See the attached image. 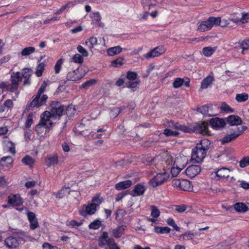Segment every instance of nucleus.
I'll use <instances>...</instances> for the list:
<instances>
[{"instance_id":"a18cd8bd","label":"nucleus","mask_w":249,"mask_h":249,"mask_svg":"<svg viewBox=\"0 0 249 249\" xmlns=\"http://www.w3.org/2000/svg\"><path fill=\"white\" fill-rule=\"evenodd\" d=\"M97 83V80L91 79L86 81L81 85V88L85 89H88L92 86L95 85Z\"/></svg>"},{"instance_id":"423d86ee","label":"nucleus","mask_w":249,"mask_h":249,"mask_svg":"<svg viewBox=\"0 0 249 249\" xmlns=\"http://www.w3.org/2000/svg\"><path fill=\"white\" fill-rule=\"evenodd\" d=\"M160 160L158 161V165L157 167L159 168L161 166L163 167V170L165 171L166 170L170 169L173 164V158L168 153H163L162 155H160Z\"/></svg>"},{"instance_id":"79ce46f5","label":"nucleus","mask_w":249,"mask_h":249,"mask_svg":"<svg viewBox=\"0 0 249 249\" xmlns=\"http://www.w3.org/2000/svg\"><path fill=\"white\" fill-rule=\"evenodd\" d=\"M13 161V160L11 157L7 156L3 157L0 160V164L3 166L8 167L9 165H11Z\"/></svg>"},{"instance_id":"864d4df0","label":"nucleus","mask_w":249,"mask_h":249,"mask_svg":"<svg viewBox=\"0 0 249 249\" xmlns=\"http://www.w3.org/2000/svg\"><path fill=\"white\" fill-rule=\"evenodd\" d=\"M101 225V222L99 220H96L91 222L89 226L90 229L97 230L98 229Z\"/></svg>"},{"instance_id":"7c9ffc66","label":"nucleus","mask_w":249,"mask_h":249,"mask_svg":"<svg viewBox=\"0 0 249 249\" xmlns=\"http://www.w3.org/2000/svg\"><path fill=\"white\" fill-rule=\"evenodd\" d=\"M234 208L238 213H243L249 211V208L244 203L237 202L234 205Z\"/></svg>"},{"instance_id":"3c124183","label":"nucleus","mask_w":249,"mask_h":249,"mask_svg":"<svg viewBox=\"0 0 249 249\" xmlns=\"http://www.w3.org/2000/svg\"><path fill=\"white\" fill-rule=\"evenodd\" d=\"M140 80L128 81L126 82V87L129 89H134L137 87V85L140 83Z\"/></svg>"},{"instance_id":"603ef678","label":"nucleus","mask_w":249,"mask_h":249,"mask_svg":"<svg viewBox=\"0 0 249 249\" xmlns=\"http://www.w3.org/2000/svg\"><path fill=\"white\" fill-rule=\"evenodd\" d=\"M195 236V234L191 232H187L185 233L180 235V237L183 238V240H192Z\"/></svg>"},{"instance_id":"4468645a","label":"nucleus","mask_w":249,"mask_h":249,"mask_svg":"<svg viewBox=\"0 0 249 249\" xmlns=\"http://www.w3.org/2000/svg\"><path fill=\"white\" fill-rule=\"evenodd\" d=\"M101 43H102L103 45H105V39L104 38L97 39L96 37L91 36L85 42L86 45L91 52L92 49L94 47Z\"/></svg>"},{"instance_id":"ea45409f","label":"nucleus","mask_w":249,"mask_h":249,"mask_svg":"<svg viewBox=\"0 0 249 249\" xmlns=\"http://www.w3.org/2000/svg\"><path fill=\"white\" fill-rule=\"evenodd\" d=\"M47 165L50 167L52 165L56 164L58 163V157L56 155L50 156L46 159Z\"/></svg>"},{"instance_id":"5fc2aeb1","label":"nucleus","mask_w":249,"mask_h":249,"mask_svg":"<svg viewBox=\"0 0 249 249\" xmlns=\"http://www.w3.org/2000/svg\"><path fill=\"white\" fill-rule=\"evenodd\" d=\"M166 136H177L179 133L177 131H173L170 129L166 128L164 130L163 133Z\"/></svg>"},{"instance_id":"4d7b16f0","label":"nucleus","mask_w":249,"mask_h":249,"mask_svg":"<svg viewBox=\"0 0 249 249\" xmlns=\"http://www.w3.org/2000/svg\"><path fill=\"white\" fill-rule=\"evenodd\" d=\"M240 167L244 168L249 165V156L243 158L239 162Z\"/></svg>"},{"instance_id":"6e6d98bb","label":"nucleus","mask_w":249,"mask_h":249,"mask_svg":"<svg viewBox=\"0 0 249 249\" xmlns=\"http://www.w3.org/2000/svg\"><path fill=\"white\" fill-rule=\"evenodd\" d=\"M72 62H71V63L73 62L81 64L83 62V57L79 54L76 53L72 57Z\"/></svg>"},{"instance_id":"1a4fd4ad","label":"nucleus","mask_w":249,"mask_h":249,"mask_svg":"<svg viewBox=\"0 0 249 249\" xmlns=\"http://www.w3.org/2000/svg\"><path fill=\"white\" fill-rule=\"evenodd\" d=\"M206 151L202 148L198 147V145L193 149L192 152V159L195 160L196 162L199 163L202 161L205 158Z\"/></svg>"},{"instance_id":"c03bdc74","label":"nucleus","mask_w":249,"mask_h":249,"mask_svg":"<svg viewBox=\"0 0 249 249\" xmlns=\"http://www.w3.org/2000/svg\"><path fill=\"white\" fill-rule=\"evenodd\" d=\"M124 56L119 57L111 62V65L114 67H120L124 64Z\"/></svg>"},{"instance_id":"4be33fe9","label":"nucleus","mask_w":249,"mask_h":249,"mask_svg":"<svg viewBox=\"0 0 249 249\" xmlns=\"http://www.w3.org/2000/svg\"><path fill=\"white\" fill-rule=\"evenodd\" d=\"M227 122L231 126L238 125L242 124V120L238 116L231 115L225 118Z\"/></svg>"},{"instance_id":"aec40b11","label":"nucleus","mask_w":249,"mask_h":249,"mask_svg":"<svg viewBox=\"0 0 249 249\" xmlns=\"http://www.w3.org/2000/svg\"><path fill=\"white\" fill-rule=\"evenodd\" d=\"M96 211V208L95 205L90 203L86 206H84L83 210L79 211V213L81 215L85 216L87 214L91 215L94 214Z\"/></svg>"},{"instance_id":"c9c22d12","label":"nucleus","mask_w":249,"mask_h":249,"mask_svg":"<svg viewBox=\"0 0 249 249\" xmlns=\"http://www.w3.org/2000/svg\"><path fill=\"white\" fill-rule=\"evenodd\" d=\"M210 144L211 142L209 140L204 139L201 140L196 145L207 152L210 148Z\"/></svg>"},{"instance_id":"f257e3e1","label":"nucleus","mask_w":249,"mask_h":249,"mask_svg":"<svg viewBox=\"0 0 249 249\" xmlns=\"http://www.w3.org/2000/svg\"><path fill=\"white\" fill-rule=\"evenodd\" d=\"M169 126L185 133L196 132L203 135H209L210 133L208 130V124L206 122H202L200 124L193 123L186 126L171 121L169 123Z\"/></svg>"},{"instance_id":"774afa93","label":"nucleus","mask_w":249,"mask_h":249,"mask_svg":"<svg viewBox=\"0 0 249 249\" xmlns=\"http://www.w3.org/2000/svg\"><path fill=\"white\" fill-rule=\"evenodd\" d=\"M91 203L92 204H94L96 206V208L99 206V205L102 203L101 199L99 198V196H96L93 197L92 199Z\"/></svg>"},{"instance_id":"f704fd0d","label":"nucleus","mask_w":249,"mask_h":249,"mask_svg":"<svg viewBox=\"0 0 249 249\" xmlns=\"http://www.w3.org/2000/svg\"><path fill=\"white\" fill-rule=\"evenodd\" d=\"M122 51V48L120 46H117L109 48L107 53L109 56H113L119 54Z\"/></svg>"},{"instance_id":"a878e982","label":"nucleus","mask_w":249,"mask_h":249,"mask_svg":"<svg viewBox=\"0 0 249 249\" xmlns=\"http://www.w3.org/2000/svg\"><path fill=\"white\" fill-rule=\"evenodd\" d=\"M230 170L227 168L222 167L215 171L216 177L218 179L227 178L229 177Z\"/></svg>"},{"instance_id":"cd10ccee","label":"nucleus","mask_w":249,"mask_h":249,"mask_svg":"<svg viewBox=\"0 0 249 249\" xmlns=\"http://www.w3.org/2000/svg\"><path fill=\"white\" fill-rule=\"evenodd\" d=\"M132 181L130 180L120 182L115 185V189L117 190H122L127 189L132 185Z\"/></svg>"},{"instance_id":"6e6552de","label":"nucleus","mask_w":249,"mask_h":249,"mask_svg":"<svg viewBox=\"0 0 249 249\" xmlns=\"http://www.w3.org/2000/svg\"><path fill=\"white\" fill-rule=\"evenodd\" d=\"M232 132L229 134H227L222 139H220V142L223 144L230 142H231L235 140L241 134L240 132V127H236L234 129H231Z\"/></svg>"},{"instance_id":"9b49d317","label":"nucleus","mask_w":249,"mask_h":249,"mask_svg":"<svg viewBox=\"0 0 249 249\" xmlns=\"http://www.w3.org/2000/svg\"><path fill=\"white\" fill-rule=\"evenodd\" d=\"M173 186L177 187L185 191L192 189L191 183L187 179H175L172 181Z\"/></svg>"},{"instance_id":"9d476101","label":"nucleus","mask_w":249,"mask_h":249,"mask_svg":"<svg viewBox=\"0 0 249 249\" xmlns=\"http://www.w3.org/2000/svg\"><path fill=\"white\" fill-rule=\"evenodd\" d=\"M182 160V157H177L175 160L171 168L169 169L173 177L177 176L179 172L185 167V162H184L182 164H180V162Z\"/></svg>"},{"instance_id":"72a5a7b5","label":"nucleus","mask_w":249,"mask_h":249,"mask_svg":"<svg viewBox=\"0 0 249 249\" xmlns=\"http://www.w3.org/2000/svg\"><path fill=\"white\" fill-rule=\"evenodd\" d=\"M217 48V46L213 47H204L202 49V53L206 57H209L211 56L216 50Z\"/></svg>"},{"instance_id":"58836bf2","label":"nucleus","mask_w":249,"mask_h":249,"mask_svg":"<svg viewBox=\"0 0 249 249\" xmlns=\"http://www.w3.org/2000/svg\"><path fill=\"white\" fill-rule=\"evenodd\" d=\"M71 188L70 187H66L65 186H64L62 187V188L56 194V196L57 198H61L66 194H69Z\"/></svg>"},{"instance_id":"e2e57ef3","label":"nucleus","mask_w":249,"mask_h":249,"mask_svg":"<svg viewBox=\"0 0 249 249\" xmlns=\"http://www.w3.org/2000/svg\"><path fill=\"white\" fill-rule=\"evenodd\" d=\"M77 50L79 53L82 54L83 56L87 57L88 56L89 53L87 50L81 45H78L77 47Z\"/></svg>"},{"instance_id":"bf43d9fd","label":"nucleus","mask_w":249,"mask_h":249,"mask_svg":"<svg viewBox=\"0 0 249 249\" xmlns=\"http://www.w3.org/2000/svg\"><path fill=\"white\" fill-rule=\"evenodd\" d=\"M63 59L60 58L56 62L54 66L55 72L56 73H58L59 72L61 66L63 63Z\"/></svg>"},{"instance_id":"a211bd4d","label":"nucleus","mask_w":249,"mask_h":249,"mask_svg":"<svg viewBox=\"0 0 249 249\" xmlns=\"http://www.w3.org/2000/svg\"><path fill=\"white\" fill-rule=\"evenodd\" d=\"M4 244L9 249H15L19 246V242L15 236L12 235L4 240Z\"/></svg>"},{"instance_id":"412c9836","label":"nucleus","mask_w":249,"mask_h":249,"mask_svg":"<svg viewBox=\"0 0 249 249\" xmlns=\"http://www.w3.org/2000/svg\"><path fill=\"white\" fill-rule=\"evenodd\" d=\"M239 15V17L237 18H231L230 20L235 23H238L239 22L242 23H245L248 22L249 20V13L240 12Z\"/></svg>"},{"instance_id":"c85d7f7f","label":"nucleus","mask_w":249,"mask_h":249,"mask_svg":"<svg viewBox=\"0 0 249 249\" xmlns=\"http://www.w3.org/2000/svg\"><path fill=\"white\" fill-rule=\"evenodd\" d=\"M214 81V78L212 76L209 75L205 78L201 83L200 89H205L211 86L213 82Z\"/></svg>"},{"instance_id":"b1692460","label":"nucleus","mask_w":249,"mask_h":249,"mask_svg":"<svg viewBox=\"0 0 249 249\" xmlns=\"http://www.w3.org/2000/svg\"><path fill=\"white\" fill-rule=\"evenodd\" d=\"M32 73L31 69L29 68H24L22 70L21 73H20L22 79L24 78V80L23 82L24 85H29L30 84V77Z\"/></svg>"},{"instance_id":"0e129e2a","label":"nucleus","mask_w":249,"mask_h":249,"mask_svg":"<svg viewBox=\"0 0 249 249\" xmlns=\"http://www.w3.org/2000/svg\"><path fill=\"white\" fill-rule=\"evenodd\" d=\"M48 81H44L42 84L41 85L40 88L38 89L37 91V96H39V95H41L43 92H44L45 89L48 85Z\"/></svg>"},{"instance_id":"e433bc0d","label":"nucleus","mask_w":249,"mask_h":249,"mask_svg":"<svg viewBox=\"0 0 249 249\" xmlns=\"http://www.w3.org/2000/svg\"><path fill=\"white\" fill-rule=\"evenodd\" d=\"M23 163L32 167L35 162V160L29 155H26L21 160Z\"/></svg>"},{"instance_id":"f8f14e48","label":"nucleus","mask_w":249,"mask_h":249,"mask_svg":"<svg viewBox=\"0 0 249 249\" xmlns=\"http://www.w3.org/2000/svg\"><path fill=\"white\" fill-rule=\"evenodd\" d=\"M41 95H39V96H37V93L35 97V98L33 100V101L30 103V105L26 107V108L28 107H39L45 105L47 100L48 99V96L46 94H44L40 98Z\"/></svg>"},{"instance_id":"6ab92c4d","label":"nucleus","mask_w":249,"mask_h":249,"mask_svg":"<svg viewBox=\"0 0 249 249\" xmlns=\"http://www.w3.org/2000/svg\"><path fill=\"white\" fill-rule=\"evenodd\" d=\"M201 168L199 165H192L187 168L185 173L190 178H194L200 172Z\"/></svg>"},{"instance_id":"c756f323","label":"nucleus","mask_w":249,"mask_h":249,"mask_svg":"<svg viewBox=\"0 0 249 249\" xmlns=\"http://www.w3.org/2000/svg\"><path fill=\"white\" fill-rule=\"evenodd\" d=\"M126 228V226L125 225H122L117 227L116 229H114L113 230V235L115 238H120L124 234V232Z\"/></svg>"},{"instance_id":"a19ab883","label":"nucleus","mask_w":249,"mask_h":249,"mask_svg":"<svg viewBox=\"0 0 249 249\" xmlns=\"http://www.w3.org/2000/svg\"><path fill=\"white\" fill-rule=\"evenodd\" d=\"M249 99V95L246 93L237 94L235 96V100L238 102H244Z\"/></svg>"},{"instance_id":"2eb2a0df","label":"nucleus","mask_w":249,"mask_h":249,"mask_svg":"<svg viewBox=\"0 0 249 249\" xmlns=\"http://www.w3.org/2000/svg\"><path fill=\"white\" fill-rule=\"evenodd\" d=\"M165 51L166 49L163 46H159L147 53L145 57L146 58L155 57L163 54Z\"/></svg>"},{"instance_id":"338daca9","label":"nucleus","mask_w":249,"mask_h":249,"mask_svg":"<svg viewBox=\"0 0 249 249\" xmlns=\"http://www.w3.org/2000/svg\"><path fill=\"white\" fill-rule=\"evenodd\" d=\"M197 110L203 115H206L208 113L209 109L207 106H203L201 107L197 108Z\"/></svg>"},{"instance_id":"de8ad7c7","label":"nucleus","mask_w":249,"mask_h":249,"mask_svg":"<svg viewBox=\"0 0 249 249\" xmlns=\"http://www.w3.org/2000/svg\"><path fill=\"white\" fill-rule=\"evenodd\" d=\"M184 82V80L183 78L179 77L176 78L173 83V87L175 89L179 88L183 85Z\"/></svg>"},{"instance_id":"473e14b6","label":"nucleus","mask_w":249,"mask_h":249,"mask_svg":"<svg viewBox=\"0 0 249 249\" xmlns=\"http://www.w3.org/2000/svg\"><path fill=\"white\" fill-rule=\"evenodd\" d=\"M91 18L92 22L95 25L102 27L104 26V24L101 22V17L99 12L93 13Z\"/></svg>"},{"instance_id":"dca6fc26","label":"nucleus","mask_w":249,"mask_h":249,"mask_svg":"<svg viewBox=\"0 0 249 249\" xmlns=\"http://www.w3.org/2000/svg\"><path fill=\"white\" fill-rule=\"evenodd\" d=\"M226 119L215 117L210 120V124L214 129H218L223 127L226 124Z\"/></svg>"},{"instance_id":"49530a36","label":"nucleus","mask_w":249,"mask_h":249,"mask_svg":"<svg viewBox=\"0 0 249 249\" xmlns=\"http://www.w3.org/2000/svg\"><path fill=\"white\" fill-rule=\"evenodd\" d=\"M75 113V109L72 105L68 106L64 109V114L65 113L68 117L72 116Z\"/></svg>"},{"instance_id":"bb28decb","label":"nucleus","mask_w":249,"mask_h":249,"mask_svg":"<svg viewBox=\"0 0 249 249\" xmlns=\"http://www.w3.org/2000/svg\"><path fill=\"white\" fill-rule=\"evenodd\" d=\"M82 77V76L79 73L78 69L69 71L67 76V80L72 81H76L80 79Z\"/></svg>"},{"instance_id":"052dcab7","label":"nucleus","mask_w":249,"mask_h":249,"mask_svg":"<svg viewBox=\"0 0 249 249\" xmlns=\"http://www.w3.org/2000/svg\"><path fill=\"white\" fill-rule=\"evenodd\" d=\"M121 109L119 107L113 108L110 112V117L115 118L120 113Z\"/></svg>"},{"instance_id":"0eeeda50","label":"nucleus","mask_w":249,"mask_h":249,"mask_svg":"<svg viewBox=\"0 0 249 249\" xmlns=\"http://www.w3.org/2000/svg\"><path fill=\"white\" fill-rule=\"evenodd\" d=\"M169 178L168 173L164 171L163 173H158L149 182V184L153 187L161 185L167 180Z\"/></svg>"},{"instance_id":"680f3d73","label":"nucleus","mask_w":249,"mask_h":249,"mask_svg":"<svg viewBox=\"0 0 249 249\" xmlns=\"http://www.w3.org/2000/svg\"><path fill=\"white\" fill-rule=\"evenodd\" d=\"M247 40H245L242 42L239 43V47L242 49V53H244V52L246 50L249 49V45L248 43L247 42Z\"/></svg>"},{"instance_id":"4c0bfd02","label":"nucleus","mask_w":249,"mask_h":249,"mask_svg":"<svg viewBox=\"0 0 249 249\" xmlns=\"http://www.w3.org/2000/svg\"><path fill=\"white\" fill-rule=\"evenodd\" d=\"M154 231L158 233L164 234L169 233L171 229L168 227H155Z\"/></svg>"},{"instance_id":"7ed1b4c3","label":"nucleus","mask_w":249,"mask_h":249,"mask_svg":"<svg viewBox=\"0 0 249 249\" xmlns=\"http://www.w3.org/2000/svg\"><path fill=\"white\" fill-rule=\"evenodd\" d=\"M10 82L9 84L10 88L9 91L13 92L18 90L20 82L22 81V76L19 71L13 72L10 76Z\"/></svg>"},{"instance_id":"8fccbe9b","label":"nucleus","mask_w":249,"mask_h":249,"mask_svg":"<svg viewBox=\"0 0 249 249\" xmlns=\"http://www.w3.org/2000/svg\"><path fill=\"white\" fill-rule=\"evenodd\" d=\"M138 74L136 72L131 71H128L126 74V79L129 81L136 80L137 79Z\"/></svg>"},{"instance_id":"69168bd1","label":"nucleus","mask_w":249,"mask_h":249,"mask_svg":"<svg viewBox=\"0 0 249 249\" xmlns=\"http://www.w3.org/2000/svg\"><path fill=\"white\" fill-rule=\"evenodd\" d=\"M221 108L223 111L227 112H233V109H232L229 105L225 103H223L221 107Z\"/></svg>"},{"instance_id":"2f4dec72","label":"nucleus","mask_w":249,"mask_h":249,"mask_svg":"<svg viewBox=\"0 0 249 249\" xmlns=\"http://www.w3.org/2000/svg\"><path fill=\"white\" fill-rule=\"evenodd\" d=\"M145 192V188L143 185H142L140 184H137L134 189H133V192L135 193V195H131L133 196H140L144 194Z\"/></svg>"},{"instance_id":"f3484780","label":"nucleus","mask_w":249,"mask_h":249,"mask_svg":"<svg viewBox=\"0 0 249 249\" xmlns=\"http://www.w3.org/2000/svg\"><path fill=\"white\" fill-rule=\"evenodd\" d=\"M160 155L155 157H152L149 155H146L142 158V162L148 165H158V161L160 160Z\"/></svg>"},{"instance_id":"20e7f679","label":"nucleus","mask_w":249,"mask_h":249,"mask_svg":"<svg viewBox=\"0 0 249 249\" xmlns=\"http://www.w3.org/2000/svg\"><path fill=\"white\" fill-rule=\"evenodd\" d=\"M50 106L52 107L50 113L52 118L58 117L59 119L60 117L64 114V107L60 102L52 101Z\"/></svg>"},{"instance_id":"5701e85b","label":"nucleus","mask_w":249,"mask_h":249,"mask_svg":"<svg viewBox=\"0 0 249 249\" xmlns=\"http://www.w3.org/2000/svg\"><path fill=\"white\" fill-rule=\"evenodd\" d=\"M12 235L15 236L17 239L18 238V240L19 241H21L24 242L30 240L31 238V236L27 233L21 230L13 232Z\"/></svg>"},{"instance_id":"393cba45","label":"nucleus","mask_w":249,"mask_h":249,"mask_svg":"<svg viewBox=\"0 0 249 249\" xmlns=\"http://www.w3.org/2000/svg\"><path fill=\"white\" fill-rule=\"evenodd\" d=\"M8 203L13 206H19L22 204L23 201L19 195H15L8 197Z\"/></svg>"},{"instance_id":"09e8293b","label":"nucleus","mask_w":249,"mask_h":249,"mask_svg":"<svg viewBox=\"0 0 249 249\" xmlns=\"http://www.w3.org/2000/svg\"><path fill=\"white\" fill-rule=\"evenodd\" d=\"M160 210L155 206H151V216L153 218H158L160 215Z\"/></svg>"},{"instance_id":"39448f33","label":"nucleus","mask_w":249,"mask_h":249,"mask_svg":"<svg viewBox=\"0 0 249 249\" xmlns=\"http://www.w3.org/2000/svg\"><path fill=\"white\" fill-rule=\"evenodd\" d=\"M53 118L52 117V115L50 113V111H46L44 112L41 115V119L40 122L38 124L36 125V131L38 132L42 126H45L46 128L50 127L52 124L50 119Z\"/></svg>"},{"instance_id":"37998d69","label":"nucleus","mask_w":249,"mask_h":249,"mask_svg":"<svg viewBox=\"0 0 249 249\" xmlns=\"http://www.w3.org/2000/svg\"><path fill=\"white\" fill-rule=\"evenodd\" d=\"M35 51V48L34 47H28L24 48L21 52V55L22 56H28Z\"/></svg>"},{"instance_id":"ddd939ff","label":"nucleus","mask_w":249,"mask_h":249,"mask_svg":"<svg viewBox=\"0 0 249 249\" xmlns=\"http://www.w3.org/2000/svg\"><path fill=\"white\" fill-rule=\"evenodd\" d=\"M98 241V245L100 247L108 249L109 244L113 243V238L108 236V233L107 231H104L102 235L99 237Z\"/></svg>"},{"instance_id":"13d9d810","label":"nucleus","mask_w":249,"mask_h":249,"mask_svg":"<svg viewBox=\"0 0 249 249\" xmlns=\"http://www.w3.org/2000/svg\"><path fill=\"white\" fill-rule=\"evenodd\" d=\"M45 65L43 63H40L37 67L36 74L38 77L41 76L44 69Z\"/></svg>"},{"instance_id":"f03ea898","label":"nucleus","mask_w":249,"mask_h":249,"mask_svg":"<svg viewBox=\"0 0 249 249\" xmlns=\"http://www.w3.org/2000/svg\"><path fill=\"white\" fill-rule=\"evenodd\" d=\"M221 18L220 17H210L207 20L201 22L197 28V30L201 32L210 30L214 25H220Z\"/></svg>"}]
</instances>
